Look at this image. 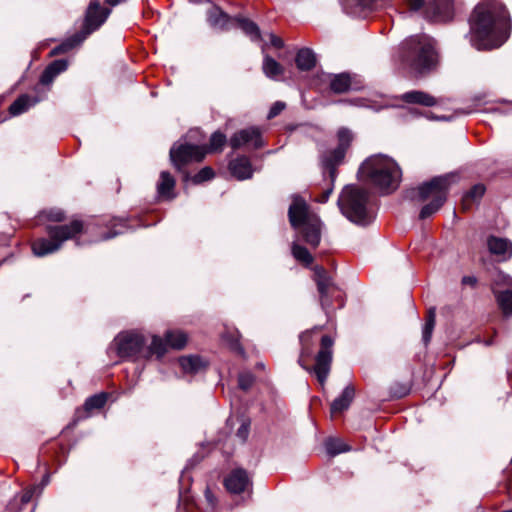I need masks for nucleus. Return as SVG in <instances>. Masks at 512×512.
<instances>
[{
  "label": "nucleus",
  "mask_w": 512,
  "mask_h": 512,
  "mask_svg": "<svg viewBox=\"0 0 512 512\" xmlns=\"http://www.w3.org/2000/svg\"><path fill=\"white\" fill-rule=\"evenodd\" d=\"M508 38V19L504 8L495 1L476 6L471 19V43L477 49H493Z\"/></svg>",
  "instance_id": "f257e3e1"
},
{
  "label": "nucleus",
  "mask_w": 512,
  "mask_h": 512,
  "mask_svg": "<svg viewBox=\"0 0 512 512\" xmlns=\"http://www.w3.org/2000/svg\"><path fill=\"white\" fill-rule=\"evenodd\" d=\"M401 59L415 74L430 72L438 63L435 41L425 34L409 37L403 43Z\"/></svg>",
  "instance_id": "f03ea898"
},
{
  "label": "nucleus",
  "mask_w": 512,
  "mask_h": 512,
  "mask_svg": "<svg viewBox=\"0 0 512 512\" xmlns=\"http://www.w3.org/2000/svg\"><path fill=\"white\" fill-rule=\"evenodd\" d=\"M359 175L362 180L369 181L378 189L391 192L399 186L402 172L392 158L385 155H374L362 163Z\"/></svg>",
  "instance_id": "7ed1b4c3"
},
{
  "label": "nucleus",
  "mask_w": 512,
  "mask_h": 512,
  "mask_svg": "<svg viewBox=\"0 0 512 512\" xmlns=\"http://www.w3.org/2000/svg\"><path fill=\"white\" fill-rule=\"evenodd\" d=\"M314 330L306 331L300 336L301 342V353L298 359V363L307 371L314 372L318 381L323 385L329 375L331 362H332V346L333 340L330 336L324 335L321 338V346L318 354L315 357V365L313 367L308 366V358L312 356L313 345L315 340L313 339Z\"/></svg>",
  "instance_id": "20e7f679"
},
{
  "label": "nucleus",
  "mask_w": 512,
  "mask_h": 512,
  "mask_svg": "<svg viewBox=\"0 0 512 512\" xmlns=\"http://www.w3.org/2000/svg\"><path fill=\"white\" fill-rule=\"evenodd\" d=\"M453 178L451 174L438 176L411 191L412 200L427 202L420 211V219L430 217L443 206Z\"/></svg>",
  "instance_id": "39448f33"
},
{
  "label": "nucleus",
  "mask_w": 512,
  "mask_h": 512,
  "mask_svg": "<svg viewBox=\"0 0 512 512\" xmlns=\"http://www.w3.org/2000/svg\"><path fill=\"white\" fill-rule=\"evenodd\" d=\"M291 226L298 230L303 240L316 248L321 239V222L319 217L309 210L307 203L300 197H293L288 211Z\"/></svg>",
  "instance_id": "423d86ee"
},
{
  "label": "nucleus",
  "mask_w": 512,
  "mask_h": 512,
  "mask_svg": "<svg viewBox=\"0 0 512 512\" xmlns=\"http://www.w3.org/2000/svg\"><path fill=\"white\" fill-rule=\"evenodd\" d=\"M369 193L356 185L346 186L338 199V206L342 214L351 222L367 225L372 220L368 208Z\"/></svg>",
  "instance_id": "0eeeda50"
},
{
  "label": "nucleus",
  "mask_w": 512,
  "mask_h": 512,
  "mask_svg": "<svg viewBox=\"0 0 512 512\" xmlns=\"http://www.w3.org/2000/svg\"><path fill=\"white\" fill-rule=\"evenodd\" d=\"M117 353L122 358L150 359L165 354V345L158 336H153L149 346L144 345V338L136 333H123L116 337Z\"/></svg>",
  "instance_id": "6e6552de"
},
{
  "label": "nucleus",
  "mask_w": 512,
  "mask_h": 512,
  "mask_svg": "<svg viewBox=\"0 0 512 512\" xmlns=\"http://www.w3.org/2000/svg\"><path fill=\"white\" fill-rule=\"evenodd\" d=\"M83 230V223L72 221L69 225L48 226L47 233L50 240L41 238L33 242L32 250L36 256H45L60 249L66 240L75 238Z\"/></svg>",
  "instance_id": "1a4fd4ad"
},
{
  "label": "nucleus",
  "mask_w": 512,
  "mask_h": 512,
  "mask_svg": "<svg viewBox=\"0 0 512 512\" xmlns=\"http://www.w3.org/2000/svg\"><path fill=\"white\" fill-rule=\"evenodd\" d=\"M101 0H92L87 8L83 29L61 45L53 49L52 54L65 53L80 44L89 34L97 30L108 18L111 10L100 7Z\"/></svg>",
  "instance_id": "9d476101"
},
{
  "label": "nucleus",
  "mask_w": 512,
  "mask_h": 512,
  "mask_svg": "<svg viewBox=\"0 0 512 512\" xmlns=\"http://www.w3.org/2000/svg\"><path fill=\"white\" fill-rule=\"evenodd\" d=\"M338 146L334 149L327 150L321 156L323 167L328 170L329 176L332 181L336 178V167L342 162L347 149L353 139L352 132L347 128L339 129L338 133Z\"/></svg>",
  "instance_id": "9b49d317"
},
{
  "label": "nucleus",
  "mask_w": 512,
  "mask_h": 512,
  "mask_svg": "<svg viewBox=\"0 0 512 512\" xmlns=\"http://www.w3.org/2000/svg\"><path fill=\"white\" fill-rule=\"evenodd\" d=\"M207 154L205 146L192 145V144H175L170 149V159L173 165L181 170L185 165L192 162H200Z\"/></svg>",
  "instance_id": "f8f14e48"
},
{
  "label": "nucleus",
  "mask_w": 512,
  "mask_h": 512,
  "mask_svg": "<svg viewBox=\"0 0 512 512\" xmlns=\"http://www.w3.org/2000/svg\"><path fill=\"white\" fill-rule=\"evenodd\" d=\"M314 271L315 281L320 294L321 306L325 311H327L331 307V298L338 297L339 291L324 268L317 266Z\"/></svg>",
  "instance_id": "ddd939ff"
},
{
  "label": "nucleus",
  "mask_w": 512,
  "mask_h": 512,
  "mask_svg": "<svg viewBox=\"0 0 512 512\" xmlns=\"http://www.w3.org/2000/svg\"><path fill=\"white\" fill-rule=\"evenodd\" d=\"M229 144L233 149H239L245 145H251L254 149H258L264 145L261 130L258 127H249L234 133Z\"/></svg>",
  "instance_id": "4468645a"
},
{
  "label": "nucleus",
  "mask_w": 512,
  "mask_h": 512,
  "mask_svg": "<svg viewBox=\"0 0 512 512\" xmlns=\"http://www.w3.org/2000/svg\"><path fill=\"white\" fill-rule=\"evenodd\" d=\"M226 489L232 494H240L251 489L252 482L244 469L231 471L224 480Z\"/></svg>",
  "instance_id": "2eb2a0df"
},
{
  "label": "nucleus",
  "mask_w": 512,
  "mask_h": 512,
  "mask_svg": "<svg viewBox=\"0 0 512 512\" xmlns=\"http://www.w3.org/2000/svg\"><path fill=\"white\" fill-rule=\"evenodd\" d=\"M451 0H433L425 10L426 17L434 21H446L452 16Z\"/></svg>",
  "instance_id": "dca6fc26"
},
{
  "label": "nucleus",
  "mask_w": 512,
  "mask_h": 512,
  "mask_svg": "<svg viewBox=\"0 0 512 512\" xmlns=\"http://www.w3.org/2000/svg\"><path fill=\"white\" fill-rule=\"evenodd\" d=\"M487 247L491 254L501 257L502 260L512 257V242L507 238L491 235L487 238Z\"/></svg>",
  "instance_id": "f3484780"
},
{
  "label": "nucleus",
  "mask_w": 512,
  "mask_h": 512,
  "mask_svg": "<svg viewBox=\"0 0 512 512\" xmlns=\"http://www.w3.org/2000/svg\"><path fill=\"white\" fill-rule=\"evenodd\" d=\"M392 0H345V7L355 9L353 13H364L387 7Z\"/></svg>",
  "instance_id": "a211bd4d"
},
{
  "label": "nucleus",
  "mask_w": 512,
  "mask_h": 512,
  "mask_svg": "<svg viewBox=\"0 0 512 512\" xmlns=\"http://www.w3.org/2000/svg\"><path fill=\"white\" fill-rule=\"evenodd\" d=\"M400 99L408 104H417L425 107H432L437 105L438 100L424 91L412 90L400 96Z\"/></svg>",
  "instance_id": "6ab92c4d"
},
{
  "label": "nucleus",
  "mask_w": 512,
  "mask_h": 512,
  "mask_svg": "<svg viewBox=\"0 0 512 512\" xmlns=\"http://www.w3.org/2000/svg\"><path fill=\"white\" fill-rule=\"evenodd\" d=\"M231 174L238 180H245L252 177L253 169L250 160L246 156H240L229 163Z\"/></svg>",
  "instance_id": "aec40b11"
},
{
  "label": "nucleus",
  "mask_w": 512,
  "mask_h": 512,
  "mask_svg": "<svg viewBox=\"0 0 512 512\" xmlns=\"http://www.w3.org/2000/svg\"><path fill=\"white\" fill-rule=\"evenodd\" d=\"M156 188L158 197L160 199L172 200L173 198H175V179L169 172L162 171L160 173V177L157 182Z\"/></svg>",
  "instance_id": "412c9836"
},
{
  "label": "nucleus",
  "mask_w": 512,
  "mask_h": 512,
  "mask_svg": "<svg viewBox=\"0 0 512 512\" xmlns=\"http://www.w3.org/2000/svg\"><path fill=\"white\" fill-rule=\"evenodd\" d=\"M355 396V389L353 386L348 385L344 388L342 394L336 398L331 404V414L340 413L350 406Z\"/></svg>",
  "instance_id": "4be33fe9"
},
{
  "label": "nucleus",
  "mask_w": 512,
  "mask_h": 512,
  "mask_svg": "<svg viewBox=\"0 0 512 512\" xmlns=\"http://www.w3.org/2000/svg\"><path fill=\"white\" fill-rule=\"evenodd\" d=\"M67 66V61L55 60L44 70L40 79L41 83L44 85L50 84L59 73L67 69Z\"/></svg>",
  "instance_id": "5701e85b"
},
{
  "label": "nucleus",
  "mask_w": 512,
  "mask_h": 512,
  "mask_svg": "<svg viewBox=\"0 0 512 512\" xmlns=\"http://www.w3.org/2000/svg\"><path fill=\"white\" fill-rule=\"evenodd\" d=\"M179 364L185 373H198L206 367V363L199 356H183L179 358Z\"/></svg>",
  "instance_id": "b1692460"
},
{
  "label": "nucleus",
  "mask_w": 512,
  "mask_h": 512,
  "mask_svg": "<svg viewBox=\"0 0 512 512\" xmlns=\"http://www.w3.org/2000/svg\"><path fill=\"white\" fill-rule=\"evenodd\" d=\"M315 55L312 50L303 48L298 51L296 56V65L300 70H310L315 66Z\"/></svg>",
  "instance_id": "393cba45"
},
{
  "label": "nucleus",
  "mask_w": 512,
  "mask_h": 512,
  "mask_svg": "<svg viewBox=\"0 0 512 512\" xmlns=\"http://www.w3.org/2000/svg\"><path fill=\"white\" fill-rule=\"evenodd\" d=\"M37 102L38 100L36 98H32L29 95H22L11 104L9 111L12 115L16 116L27 111Z\"/></svg>",
  "instance_id": "a878e982"
},
{
  "label": "nucleus",
  "mask_w": 512,
  "mask_h": 512,
  "mask_svg": "<svg viewBox=\"0 0 512 512\" xmlns=\"http://www.w3.org/2000/svg\"><path fill=\"white\" fill-rule=\"evenodd\" d=\"M485 193V187L482 184L474 185L463 197L462 206L464 210L470 209V207L478 202Z\"/></svg>",
  "instance_id": "bb28decb"
},
{
  "label": "nucleus",
  "mask_w": 512,
  "mask_h": 512,
  "mask_svg": "<svg viewBox=\"0 0 512 512\" xmlns=\"http://www.w3.org/2000/svg\"><path fill=\"white\" fill-rule=\"evenodd\" d=\"M497 303L505 316L512 315V290H494Z\"/></svg>",
  "instance_id": "cd10ccee"
},
{
  "label": "nucleus",
  "mask_w": 512,
  "mask_h": 512,
  "mask_svg": "<svg viewBox=\"0 0 512 512\" xmlns=\"http://www.w3.org/2000/svg\"><path fill=\"white\" fill-rule=\"evenodd\" d=\"M208 21L212 26L224 29L229 26L231 20L218 7H213L208 12Z\"/></svg>",
  "instance_id": "c85d7f7f"
},
{
  "label": "nucleus",
  "mask_w": 512,
  "mask_h": 512,
  "mask_svg": "<svg viewBox=\"0 0 512 512\" xmlns=\"http://www.w3.org/2000/svg\"><path fill=\"white\" fill-rule=\"evenodd\" d=\"M330 88L334 93H345L351 89V79L346 73L334 75L330 82Z\"/></svg>",
  "instance_id": "c756f323"
},
{
  "label": "nucleus",
  "mask_w": 512,
  "mask_h": 512,
  "mask_svg": "<svg viewBox=\"0 0 512 512\" xmlns=\"http://www.w3.org/2000/svg\"><path fill=\"white\" fill-rule=\"evenodd\" d=\"M166 343L164 345H168L175 349H182L187 342V335L182 331H168L165 334Z\"/></svg>",
  "instance_id": "7c9ffc66"
},
{
  "label": "nucleus",
  "mask_w": 512,
  "mask_h": 512,
  "mask_svg": "<svg viewBox=\"0 0 512 512\" xmlns=\"http://www.w3.org/2000/svg\"><path fill=\"white\" fill-rule=\"evenodd\" d=\"M263 71L267 77L276 79L283 74L284 70L273 58L266 56L263 61Z\"/></svg>",
  "instance_id": "2f4dec72"
},
{
  "label": "nucleus",
  "mask_w": 512,
  "mask_h": 512,
  "mask_svg": "<svg viewBox=\"0 0 512 512\" xmlns=\"http://www.w3.org/2000/svg\"><path fill=\"white\" fill-rule=\"evenodd\" d=\"M234 22L248 35L252 40H258L260 38V31L257 25L245 18L234 19Z\"/></svg>",
  "instance_id": "473e14b6"
},
{
  "label": "nucleus",
  "mask_w": 512,
  "mask_h": 512,
  "mask_svg": "<svg viewBox=\"0 0 512 512\" xmlns=\"http://www.w3.org/2000/svg\"><path fill=\"white\" fill-rule=\"evenodd\" d=\"M325 448L329 455L335 456L350 450L349 445L344 443L341 439L329 438L325 442Z\"/></svg>",
  "instance_id": "72a5a7b5"
},
{
  "label": "nucleus",
  "mask_w": 512,
  "mask_h": 512,
  "mask_svg": "<svg viewBox=\"0 0 512 512\" xmlns=\"http://www.w3.org/2000/svg\"><path fill=\"white\" fill-rule=\"evenodd\" d=\"M292 254L296 260L305 265H310L313 262V257L310 252L305 247H302L297 243H293L292 245Z\"/></svg>",
  "instance_id": "f704fd0d"
},
{
  "label": "nucleus",
  "mask_w": 512,
  "mask_h": 512,
  "mask_svg": "<svg viewBox=\"0 0 512 512\" xmlns=\"http://www.w3.org/2000/svg\"><path fill=\"white\" fill-rule=\"evenodd\" d=\"M107 401V395L105 393L96 394L89 397L84 404L86 411L102 408Z\"/></svg>",
  "instance_id": "c9c22d12"
},
{
  "label": "nucleus",
  "mask_w": 512,
  "mask_h": 512,
  "mask_svg": "<svg viewBox=\"0 0 512 512\" xmlns=\"http://www.w3.org/2000/svg\"><path fill=\"white\" fill-rule=\"evenodd\" d=\"M434 326H435V311L433 309H430L427 314L426 322H425V325L423 328V341L425 344L429 343L431 336H432V331L434 329Z\"/></svg>",
  "instance_id": "e433bc0d"
},
{
  "label": "nucleus",
  "mask_w": 512,
  "mask_h": 512,
  "mask_svg": "<svg viewBox=\"0 0 512 512\" xmlns=\"http://www.w3.org/2000/svg\"><path fill=\"white\" fill-rule=\"evenodd\" d=\"M434 326H435V311L433 309H430L427 314L426 322H425V325L423 328V341L425 344L429 343L431 336H432V331L434 329Z\"/></svg>",
  "instance_id": "4c0bfd02"
},
{
  "label": "nucleus",
  "mask_w": 512,
  "mask_h": 512,
  "mask_svg": "<svg viewBox=\"0 0 512 512\" xmlns=\"http://www.w3.org/2000/svg\"><path fill=\"white\" fill-rule=\"evenodd\" d=\"M225 142H226V136L223 133L214 132L211 135L209 147L206 148L207 152L220 150L223 147V145L225 144Z\"/></svg>",
  "instance_id": "58836bf2"
},
{
  "label": "nucleus",
  "mask_w": 512,
  "mask_h": 512,
  "mask_svg": "<svg viewBox=\"0 0 512 512\" xmlns=\"http://www.w3.org/2000/svg\"><path fill=\"white\" fill-rule=\"evenodd\" d=\"M214 177V171L210 167L202 168L194 177L193 182L198 184L211 180Z\"/></svg>",
  "instance_id": "ea45409f"
},
{
  "label": "nucleus",
  "mask_w": 512,
  "mask_h": 512,
  "mask_svg": "<svg viewBox=\"0 0 512 512\" xmlns=\"http://www.w3.org/2000/svg\"><path fill=\"white\" fill-rule=\"evenodd\" d=\"M254 382V376L249 373H241L238 378L239 387L243 390H248Z\"/></svg>",
  "instance_id": "a19ab883"
},
{
  "label": "nucleus",
  "mask_w": 512,
  "mask_h": 512,
  "mask_svg": "<svg viewBox=\"0 0 512 512\" xmlns=\"http://www.w3.org/2000/svg\"><path fill=\"white\" fill-rule=\"evenodd\" d=\"M249 426L250 424L248 422H243L237 430L236 435L242 442H244L249 435Z\"/></svg>",
  "instance_id": "79ce46f5"
},
{
  "label": "nucleus",
  "mask_w": 512,
  "mask_h": 512,
  "mask_svg": "<svg viewBox=\"0 0 512 512\" xmlns=\"http://www.w3.org/2000/svg\"><path fill=\"white\" fill-rule=\"evenodd\" d=\"M284 108H285V104L283 102H276L271 107V109L268 113V118L271 119V118L276 117L278 114H280L283 111Z\"/></svg>",
  "instance_id": "37998d69"
},
{
  "label": "nucleus",
  "mask_w": 512,
  "mask_h": 512,
  "mask_svg": "<svg viewBox=\"0 0 512 512\" xmlns=\"http://www.w3.org/2000/svg\"><path fill=\"white\" fill-rule=\"evenodd\" d=\"M47 217H48V219H50L52 221H56V222L63 221L65 218L64 213L61 210H51L47 214Z\"/></svg>",
  "instance_id": "c03bdc74"
},
{
  "label": "nucleus",
  "mask_w": 512,
  "mask_h": 512,
  "mask_svg": "<svg viewBox=\"0 0 512 512\" xmlns=\"http://www.w3.org/2000/svg\"><path fill=\"white\" fill-rule=\"evenodd\" d=\"M406 4L412 11H418L424 6L425 0H405Z\"/></svg>",
  "instance_id": "a18cd8bd"
},
{
  "label": "nucleus",
  "mask_w": 512,
  "mask_h": 512,
  "mask_svg": "<svg viewBox=\"0 0 512 512\" xmlns=\"http://www.w3.org/2000/svg\"><path fill=\"white\" fill-rule=\"evenodd\" d=\"M35 490H36L35 487L26 490L23 493L22 498H21L22 503H28L32 499Z\"/></svg>",
  "instance_id": "49530a36"
},
{
  "label": "nucleus",
  "mask_w": 512,
  "mask_h": 512,
  "mask_svg": "<svg viewBox=\"0 0 512 512\" xmlns=\"http://www.w3.org/2000/svg\"><path fill=\"white\" fill-rule=\"evenodd\" d=\"M270 42L276 48H282L284 45L282 39L275 35L270 36Z\"/></svg>",
  "instance_id": "de8ad7c7"
},
{
  "label": "nucleus",
  "mask_w": 512,
  "mask_h": 512,
  "mask_svg": "<svg viewBox=\"0 0 512 512\" xmlns=\"http://www.w3.org/2000/svg\"><path fill=\"white\" fill-rule=\"evenodd\" d=\"M121 233H123V231H122V230H114V231H112L111 233H108V234H106V235H102V236H100V237L98 238V240H108V239H111V238H113V237L117 236L118 234H121Z\"/></svg>",
  "instance_id": "09e8293b"
},
{
  "label": "nucleus",
  "mask_w": 512,
  "mask_h": 512,
  "mask_svg": "<svg viewBox=\"0 0 512 512\" xmlns=\"http://www.w3.org/2000/svg\"><path fill=\"white\" fill-rule=\"evenodd\" d=\"M331 192H332V189H327V190H326V191L321 195V197H320V198H318L317 200H318L319 202H322V203L326 202V201L328 200V198H329V196H330Z\"/></svg>",
  "instance_id": "8fccbe9b"
},
{
  "label": "nucleus",
  "mask_w": 512,
  "mask_h": 512,
  "mask_svg": "<svg viewBox=\"0 0 512 512\" xmlns=\"http://www.w3.org/2000/svg\"><path fill=\"white\" fill-rule=\"evenodd\" d=\"M231 348L234 349V350H237L239 351L240 353H242V348L240 347L239 343H238V339L237 338H233L231 340Z\"/></svg>",
  "instance_id": "3c124183"
},
{
  "label": "nucleus",
  "mask_w": 512,
  "mask_h": 512,
  "mask_svg": "<svg viewBox=\"0 0 512 512\" xmlns=\"http://www.w3.org/2000/svg\"><path fill=\"white\" fill-rule=\"evenodd\" d=\"M205 497L207 499V501L211 504V505H214V502H215V498L214 496L212 495V493L210 492L209 489H207L205 491Z\"/></svg>",
  "instance_id": "603ef678"
},
{
  "label": "nucleus",
  "mask_w": 512,
  "mask_h": 512,
  "mask_svg": "<svg viewBox=\"0 0 512 512\" xmlns=\"http://www.w3.org/2000/svg\"><path fill=\"white\" fill-rule=\"evenodd\" d=\"M464 284L474 285L476 283V279L474 277L466 276L462 279Z\"/></svg>",
  "instance_id": "864d4df0"
},
{
  "label": "nucleus",
  "mask_w": 512,
  "mask_h": 512,
  "mask_svg": "<svg viewBox=\"0 0 512 512\" xmlns=\"http://www.w3.org/2000/svg\"><path fill=\"white\" fill-rule=\"evenodd\" d=\"M426 117L428 119H431V120H447V118L444 117V116H442V117H435V116L432 115V113H427Z\"/></svg>",
  "instance_id": "5fc2aeb1"
}]
</instances>
